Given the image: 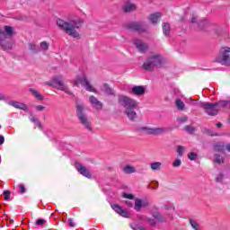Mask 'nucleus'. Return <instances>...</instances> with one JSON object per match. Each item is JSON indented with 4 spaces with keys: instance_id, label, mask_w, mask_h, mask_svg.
<instances>
[{
    "instance_id": "1",
    "label": "nucleus",
    "mask_w": 230,
    "mask_h": 230,
    "mask_svg": "<svg viewBox=\"0 0 230 230\" xmlns=\"http://www.w3.org/2000/svg\"><path fill=\"white\" fill-rule=\"evenodd\" d=\"M82 24H84V22L75 20L66 22L62 19L57 20V25L59 27V29L65 31V33H66V35L69 37H73V39H80V32H78L76 30H80V28H82Z\"/></svg>"
},
{
    "instance_id": "8",
    "label": "nucleus",
    "mask_w": 230,
    "mask_h": 230,
    "mask_svg": "<svg viewBox=\"0 0 230 230\" xmlns=\"http://www.w3.org/2000/svg\"><path fill=\"white\" fill-rule=\"evenodd\" d=\"M118 102H119V105H120L121 107H124L125 111H127V109L137 107V102H136V100L128 96L119 95Z\"/></svg>"
},
{
    "instance_id": "44",
    "label": "nucleus",
    "mask_w": 230,
    "mask_h": 230,
    "mask_svg": "<svg viewBox=\"0 0 230 230\" xmlns=\"http://www.w3.org/2000/svg\"><path fill=\"white\" fill-rule=\"evenodd\" d=\"M10 195H12V192L10 190H4V200H10Z\"/></svg>"
},
{
    "instance_id": "42",
    "label": "nucleus",
    "mask_w": 230,
    "mask_h": 230,
    "mask_svg": "<svg viewBox=\"0 0 230 230\" xmlns=\"http://www.w3.org/2000/svg\"><path fill=\"white\" fill-rule=\"evenodd\" d=\"M188 157L190 161H195L197 157H199V155H197V153L191 152L188 155Z\"/></svg>"
},
{
    "instance_id": "64",
    "label": "nucleus",
    "mask_w": 230,
    "mask_h": 230,
    "mask_svg": "<svg viewBox=\"0 0 230 230\" xmlns=\"http://www.w3.org/2000/svg\"><path fill=\"white\" fill-rule=\"evenodd\" d=\"M185 20H186L185 17H181V22H184Z\"/></svg>"
},
{
    "instance_id": "57",
    "label": "nucleus",
    "mask_w": 230,
    "mask_h": 230,
    "mask_svg": "<svg viewBox=\"0 0 230 230\" xmlns=\"http://www.w3.org/2000/svg\"><path fill=\"white\" fill-rule=\"evenodd\" d=\"M164 209H172V211H174L175 208L170 207L169 205H164Z\"/></svg>"
},
{
    "instance_id": "58",
    "label": "nucleus",
    "mask_w": 230,
    "mask_h": 230,
    "mask_svg": "<svg viewBox=\"0 0 230 230\" xmlns=\"http://www.w3.org/2000/svg\"><path fill=\"white\" fill-rule=\"evenodd\" d=\"M6 100V96L3 93H0V101H4Z\"/></svg>"
},
{
    "instance_id": "54",
    "label": "nucleus",
    "mask_w": 230,
    "mask_h": 230,
    "mask_svg": "<svg viewBox=\"0 0 230 230\" xmlns=\"http://www.w3.org/2000/svg\"><path fill=\"white\" fill-rule=\"evenodd\" d=\"M134 230H146V228L141 226H136L135 227H133Z\"/></svg>"
},
{
    "instance_id": "33",
    "label": "nucleus",
    "mask_w": 230,
    "mask_h": 230,
    "mask_svg": "<svg viewBox=\"0 0 230 230\" xmlns=\"http://www.w3.org/2000/svg\"><path fill=\"white\" fill-rule=\"evenodd\" d=\"M40 49L42 51H48V49H49V43L47 42V41H42V42L40 44Z\"/></svg>"
},
{
    "instance_id": "30",
    "label": "nucleus",
    "mask_w": 230,
    "mask_h": 230,
    "mask_svg": "<svg viewBox=\"0 0 230 230\" xmlns=\"http://www.w3.org/2000/svg\"><path fill=\"white\" fill-rule=\"evenodd\" d=\"M215 152H224L226 150V146L222 143L216 144L214 146Z\"/></svg>"
},
{
    "instance_id": "34",
    "label": "nucleus",
    "mask_w": 230,
    "mask_h": 230,
    "mask_svg": "<svg viewBox=\"0 0 230 230\" xmlns=\"http://www.w3.org/2000/svg\"><path fill=\"white\" fill-rule=\"evenodd\" d=\"M206 26H208V21L202 20L198 22L199 30H206Z\"/></svg>"
},
{
    "instance_id": "9",
    "label": "nucleus",
    "mask_w": 230,
    "mask_h": 230,
    "mask_svg": "<svg viewBox=\"0 0 230 230\" xmlns=\"http://www.w3.org/2000/svg\"><path fill=\"white\" fill-rule=\"evenodd\" d=\"M79 84H81L83 87H86V91H90V93H94V88H93V85H91L85 75H78L74 81V85H79Z\"/></svg>"
},
{
    "instance_id": "36",
    "label": "nucleus",
    "mask_w": 230,
    "mask_h": 230,
    "mask_svg": "<svg viewBox=\"0 0 230 230\" xmlns=\"http://www.w3.org/2000/svg\"><path fill=\"white\" fill-rule=\"evenodd\" d=\"M184 150H186V147L183 146H178L177 153L180 157H182L184 155Z\"/></svg>"
},
{
    "instance_id": "27",
    "label": "nucleus",
    "mask_w": 230,
    "mask_h": 230,
    "mask_svg": "<svg viewBox=\"0 0 230 230\" xmlns=\"http://www.w3.org/2000/svg\"><path fill=\"white\" fill-rule=\"evenodd\" d=\"M175 105H176L178 111H184V109L186 107V105L181 99H176Z\"/></svg>"
},
{
    "instance_id": "41",
    "label": "nucleus",
    "mask_w": 230,
    "mask_h": 230,
    "mask_svg": "<svg viewBox=\"0 0 230 230\" xmlns=\"http://www.w3.org/2000/svg\"><path fill=\"white\" fill-rule=\"evenodd\" d=\"M224 177H225L224 173L220 172L216 177V182H223L224 181Z\"/></svg>"
},
{
    "instance_id": "50",
    "label": "nucleus",
    "mask_w": 230,
    "mask_h": 230,
    "mask_svg": "<svg viewBox=\"0 0 230 230\" xmlns=\"http://www.w3.org/2000/svg\"><path fill=\"white\" fill-rule=\"evenodd\" d=\"M20 192L26 193V187H24V184H20Z\"/></svg>"
},
{
    "instance_id": "6",
    "label": "nucleus",
    "mask_w": 230,
    "mask_h": 230,
    "mask_svg": "<svg viewBox=\"0 0 230 230\" xmlns=\"http://www.w3.org/2000/svg\"><path fill=\"white\" fill-rule=\"evenodd\" d=\"M172 128H148V127H140L137 128V132H146L148 136H160V134H164L165 132H170Z\"/></svg>"
},
{
    "instance_id": "4",
    "label": "nucleus",
    "mask_w": 230,
    "mask_h": 230,
    "mask_svg": "<svg viewBox=\"0 0 230 230\" xmlns=\"http://www.w3.org/2000/svg\"><path fill=\"white\" fill-rule=\"evenodd\" d=\"M215 62L221 66H230V47H223L219 49L218 54L215 58Z\"/></svg>"
},
{
    "instance_id": "13",
    "label": "nucleus",
    "mask_w": 230,
    "mask_h": 230,
    "mask_svg": "<svg viewBox=\"0 0 230 230\" xmlns=\"http://www.w3.org/2000/svg\"><path fill=\"white\" fill-rule=\"evenodd\" d=\"M136 109H137V107L129 108L124 111V113L128 116L130 121L137 120V113L136 112Z\"/></svg>"
},
{
    "instance_id": "31",
    "label": "nucleus",
    "mask_w": 230,
    "mask_h": 230,
    "mask_svg": "<svg viewBox=\"0 0 230 230\" xmlns=\"http://www.w3.org/2000/svg\"><path fill=\"white\" fill-rule=\"evenodd\" d=\"M124 173H136V168L134 166L127 165L126 167L123 168Z\"/></svg>"
},
{
    "instance_id": "29",
    "label": "nucleus",
    "mask_w": 230,
    "mask_h": 230,
    "mask_svg": "<svg viewBox=\"0 0 230 230\" xmlns=\"http://www.w3.org/2000/svg\"><path fill=\"white\" fill-rule=\"evenodd\" d=\"M189 224L191 226L192 229L200 230V226L193 218L189 219Z\"/></svg>"
},
{
    "instance_id": "46",
    "label": "nucleus",
    "mask_w": 230,
    "mask_h": 230,
    "mask_svg": "<svg viewBox=\"0 0 230 230\" xmlns=\"http://www.w3.org/2000/svg\"><path fill=\"white\" fill-rule=\"evenodd\" d=\"M177 120L181 121V123H186V121H188V117L183 116V117L178 118Z\"/></svg>"
},
{
    "instance_id": "53",
    "label": "nucleus",
    "mask_w": 230,
    "mask_h": 230,
    "mask_svg": "<svg viewBox=\"0 0 230 230\" xmlns=\"http://www.w3.org/2000/svg\"><path fill=\"white\" fill-rule=\"evenodd\" d=\"M150 203L148 201H142V208H149Z\"/></svg>"
},
{
    "instance_id": "10",
    "label": "nucleus",
    "mask_w": 230,
    "mask_h": 230,
    "mask_svg": "<svg viewBox=\"0 0 230 230\" xmlns=\"http://www.w3.org/2000/svg\"><path fill=\"white\" fill-rule=\"evenodd\" d=\"M75 170H77V172L81 175H83L84 177H86V179H91V177H93V175L91 174V172H89V169H87V167H85L84 164L80 163H75Z\"/></svg>"
},
{
    "instance_id": "61",
    "label": "nucleus",
    "mask_w": 230,
    "mask_h": 230,
    "mask_svg": "<svg viewBox=\"0 0 230 230\" xmlns=\"http://www.w3.org/2000/svg\"><path fill=\"white\" fill-rule=\"evenodd\" d=\"M46 85H49L50 87H53V85H55V84H53V82L48 81V82L46 83Z\"/></svg>"
},
{
    "instance_id": "56",
    "label": "nucleus",
    "mask_w": 230,
    "mask_h": 230,
    "mask_svg": "<svg viewBox=\"0 0 230 230\" xmlns=\"http://www.w3.org/2000/svg\"><path fill=\"white\" fill-rule=\"evenodd\" d=\"M39 120V119L35 118V117H31V121H32V123H37Z\"/></svg>"
},
{
    "instance_id": "28",
    "label": "nucleus",
    "mask_w": 230,
    "mask_h": 230,
    "mask_svg": "<svg viewBox=\"0 0 230 230\" xmlns=\"http://www.w3.org/2000/svg\"><path fill=\"white\" fill-rule=\"evenodd\" d=\"M143 208V200L140 199H135V209L136 211H141V208Z\"/></svg>"
},
{
    "instance_id": "35",
    "label": "nucleus",
    "mask_w": 230,
    "mask_h": 230,
    "mask_svg": "<svg viewBox=\"0 0 230 230\" xmlns=\"http://www.w3.org/2000/svg\"><path fill=\"white\" fill-rule=\"evenodd\" d=\"M184 130L188 132V134H193V132H195L197 128H195V127H192V126H185Z\"/></svg>"
},
{
    "instance_id": "17",
    "label": "nucleus",
    "mask_w": 230,
    "mask_h": 230,
    "mask_svg": "<svg viewBox=\"0 0 230 230\" xmlns=\"http://www.w3.org/2000/svg\"><path fill=\"white\" fill-rule=\"evenodd\" d=\"M137 6L136 4L128 2L123 7L122 10L126 13H130V12H135V10H137Z\"/></svg>"
},
{
    "instance_id": "11",
    "label": "nucleus",
    "mask_w": 230,
    "mask_h": 230,
    "mask_svg": "<svg viewBox=\"0 0 230 230\" xmlns=\"http://www.w3.org/2000/svg\"><path fill=\"white\" fill-rule=\"evenodd\" d=\"M133 44L140 53H146V51H148V44L143 42V40L139 39L134 40Z\"/></svg>"
},
{
    "instance_id": "51",
    "label": "nucleus",
    "mask_w": 230,
    "mask_h": 230,
    "mask_svg": "<svg viewBox=\"0 0 230 230\" xmlns=\"http://www.w3.org/2000/svg\"><path fill=\"white\" fill-rule=\"evenodd\" d=\"M35 109L38 111H44V109H46V107L42 106V105H38V106L35 107Z\"/></svg>"
},
{
    "instance_id": "25",
    "label": "nucleus",
    "mask_w": 230,
    "mask_h": 230,
    "mask_svg": "<svg viewBox=\"0 0 230 230\" xmlns=\"http://www.w3.org/2000/svg\"><path fill=\"white\" fill-rule=\"evenodd\" d=\"M29 49L34 54L40 53V47L35 45V43H29Z\"/></svg>"
},
{
    "instance_id": "59",
    "label": "nucleus",
    "mask_w": 230,
    "mask_h": 230,
    "mask_svg": "<svg viewBox=\"0 0 230 230\" xmlns=\"http://www.w3.org/2000/svg\"><path fill=\"white\" fill-rule=\"evenodd\" d=\"M4 143V137L0 135V145H3Z\"/></svg>"
},
{
    "instance_id": "12",
    "label": "nucleus",
    "mask_w": 230,
    "mask_h": 230,
    "mask_svg": "<svg viewBox=\"0 0 230 230\" xmlns=\"http://www.w3.org/2000/svg\"><path fill=\"white\" fill-rule=\"evenodd\" d=\"M52 82L58 85V91H66V84H64V77L62 75H55Z\"/></svg>"
},
{
    "instance_id": "63",
    "label": "nucleus",
    "mask_w": 230,
    "mask_h": 230,
    "mask_svg": "<svg viewBox=\"0 0 230 230\" xmlns=\"http://www.w3.org/2000/svg\"><path fill=\"white\" fill-rule=\"evenodd\" d=\"M217 128H222V124H221L220 122H218V123L217 124Z\"/></svg>"
},
{
    "instance_id": "43",
    "label": "nucleus",
    "mask_w": 230,
    "mask_h": 230,
    "mask_svg": "<svg viewBox=\"0 0 230 230\" xmlns=\"http://www.w3.org/2000/svg\"><path fill=\"white\" fill-rule=\"evenodd\" d=\"M119 215H120V217H123L124 218H128V217H130V214L125 209H122L120 211Z\"/></svg>"
},
{
    "instance_id": "60",
    "label": "nucleus",
    "mask_w": 230,
    "mask_h": 230,
    "mask_svg": "<svg viewBox=\"0 0 230 230\" xmlns=\"http://www.w3.org/2000/svg\"><path fill=\"white\" fill-rule=\"evenodd\" d=\"M126 205L128 206V208H132L133 206L131 201H126Z\"/></svg>"
},
{
    "instance_id": "18",
    "label": "nucleus",
    "mask_w": 230,
    "mask_h": 230,
    "mask_svg": "<svg viewBox=\"0 0 230 230\" xmlns=\"http://www.w3.org/2000/svg\"><path fill=\"white\" fill-rule=\"evenodd\" d=\"M9 105H12L15 109H20V111H28V105L19 102H12L9 103Z\"/></svg>"
},
{
    "instance_id": "22",
    "label": "nucleus",
    "mask_w": 230,
    "mask_h": 230,
    "mask_svg": "<svg viewBox=\"0 0 230 230\" xmlns=\"http://www.w3.org/2000/svg\"><path fill=\"white\" fill-rule=\"evenodd\" d=\"M29 93H31V94L35 97V99L39 100L40 102H42V100H44V97L42 96V94H40L39 91L33 88L29 89Z\"/></svg>"
},
{
    "instance_id": "5",
    "label": "nucleus",
    "mask_w": 230,
    "mask_h": 230,
    "mask_svg": "<svg viewBox=\"0 0 230 230\" xmlns=\"http://www.w3.org/2000/svg\"><path fill=\"white\" fill-rule=\"evenodd\" d=\"M125 27L126 30H129V31H137V33H146V31H148V24L143 21L128 22Z\"/></svg>"
},
{
    "instance_id": "40",
    "label": "nucleus",
    "mask_w": 230,
    "mask_h": 230,
    "mask_svg": "<svg viewBox=\"0 0 230 230\" xmlns=\"http://www.w3.org/2000/svg\"><path fill=\"white\" fill-rule=\"evenodd\" d=\"M123 199H128L129 200H134V194H128L127 192H122Z\"/></svg>"
},
{
    "instance_id": "62",
    "label": "nucleus",
    "mask_w": 230,
    "mask_h": 230,
    "mask_svg": "<svg viewBox=\"0 0 230 230\" xmlns=\"http://www.w3.org/2000/svg\"><path fill=\"white\" fill-rule=\"evenodd\" d=\"M226 150H227L228 152H230V144L226 146Z\"/></svg>"
},
{
    "instance_id": "47",
    "label": "nucleus",
    "mask_w": 230,
    "mask_h": 230,
    "mask_svg": "<svg viewBox=\"0 0 230 230\" xmlns=\"http://www.w3.org/2000/svg\"><path fill=\"white\" fill-rule=\"evenodd\" d=\"M44 224H46V220L44 219H38L36 221V226H44Z\"/></svg>"
},
{
    "instance_id": "7",
    "label": "nucleus",
    "mask_w": 230,
    "mask_h": 230,
    "mask_svg": "<svg viewBox=\"0 0 230 230\" xmlns=\"http://www.w3.org/2000/svg\"><path fill=\"white\" fill-rule=\"evenodd\" d=\"M199 106L205 111L208 116H217L218 112H220V110L217 107L216 102H200Z\"/></svg>"
},
{
    "instance_id": "14",
    "label": "nucleus",
    "mask_w": 230,
    "mask_h": 230,
    "mask_svg": "<svg viewBox=\"0 0 230 230\" xmlns=\"http://www.w3.org/2000/svg\"><path fill=\"white\" fill-rule=\"evenodd\" d=\"M146 92V87L143 85L138 86H133L131 89L132 94H135V96H143L145 93Z\"/></svg>"
},
{
    "instance_id": "52",
    "label": "nucleus",
    "mask_w": 230,
    "mask_h": 230,
    "mask_svg": "<svg viewBox=\"0 0 230 230\" xmlns=\"http://www.w3.org/2000/svg\"><path fill=\"white\" fill-rule=\"evenodd\" d=\"M68 226H69V227H75V222H73L72 218L68 219Z\"/></svg>"
},
{
    "instance_id": "21",
    "label": "nucleus",
    "mask_w": 230,
    "mask_h": 230,
    "mask_svg": "<svg viewBox=\"0 0 230 230\" xmlns=\"http://www.w3.org/2000/svg\"><path fill=\"white\" fill-rule=\"evenodd\" d=\"M152 217L157 220V222H161L162 224H164V222H166V218H164V217H163V215H161L160 212H154L152 214Z\"/></svg>"
},
{
    "instance_id": "15",
    "label": "nucleus",
    "mask_w": 230,
    "mask_h": 230,
    "mask_svg": "<svg viewBox=\"0 0 230 230\" xmlns=\"http://www.w3.org/2000/svg\"><path fill=\"white\" fill-rule=\"evenodd\" d=\"M89 100L90 103L93 105V109H96V111H102L103 109V103L98 101L96 97L92 95L90 96Z\"/></svg>"
},
{
    "instance_id": "23",
    "label": "nucleus",
    "mask_w": 230,
    "mask_h": 230,
    "mask_svg": "<svg viewBox=\"0 0 230 230\" xmlns=\"http://www.w3.org/2000/svg\"><path fill=\"white\" fill-rule=\"evenodd\" d=\"M215 103H216V107L220 110V109H224L225 107H229L230 101H219Z\"/></svg>"
},
{
    "instance_id": "24",
    "label": "nucleus",
    "mask_w": 230,
    "mask_h": 230,
    "mask_svg": "<svg viewBox=\"0 0 230 230\" xmlns=\"http://www.w3.org/2000/svg\"><path fill=\"white\" fill-rule=\"evenodd\" d=\"M170 23L168 22H164L163 23V33L165 37H169L170 36Z\"/></svg>"
},
{
    "instance_id": "20",
    "label": "nucleus",
    "mask_w": 230,
    "mask_h": 230,
    "mask_svg": "<svg viewBox=\"0 0 230 230\" xmlns=\"http://www.w3.org/2000/svg\"><path fill=\"white\" fill-rule=\"evenodd\" d=\"M161 16V13H154L149 15L148 21H150L151 24H157V21H159Z\"/></svg>"
},
{
    "instance_id": "26",
    "label": "nucleus",
    "mask_w": 230,
    "mask_h": 230,
    "mask_svg": "<svg viewBox=\"0 0 230 230\" xmlns=\"http://www.w3.org/2000/svg\"><path fill=\"white\" fill-rule=\"evenodd\" d=\"M162 165L163 164H161V162H155L150 164L151 170H153V172H158L159 170H161Z\"/></svg>"
},
{
    "instance_id": "2",
    "label": "nucleus",
    "mask_w": 230,
    "mask_h": 230,
    "mask_svg": "<svg viewBox=\"0 0 230 230\" xmlns=\"http://www.w3.org/2000/svg\"><path fill=\"white\" fill-rule=\"evenodd\" d=\"M163 66V58H161V55L157 54L155 56H150L146 59V62L142 65L143 69L145 71H154L155 67L159 68Z\"/></svg>"
},
{
    "instance_id": "48",
    "label": "nucleus",
    "mask_w": 230,
    "mask_h": 230,
    "mask_svg": "<svg viewBox=\"0 0 230 230\" xmlns=\"http://www.w3.org/2000/svg\"><path fill=\"white\" fill-rule=\"evenodd\" d=\"M197 19H199V16L192 14V18L190 20V23L191 24H195V22H197Z\"/></svg>"
},
{
    "instance_id": "55",
    "label": "nucleus",
    "mask_w": 230,
    "mask_h": 230,
    "mask_svg": "<svg viewBox=\"0 0 230 230\" xmlns=\"http://www.w3.org/2000/svg\"><path fill=\"white\" fill-rule=\"evenodd\" d=\"M35 125H36V127H38V128H42V123H40V120L35 122Z\"/></svg>"
},
{
    "instance_id": "39",
    "label": "nucleus",
    "mask_w": 230,
    "mask_h": 230,
    "mask_svg": "<svg viewBox=\"0 0 230 230\" xmlns=\"http://www.w3.org/2000/svg\"><path fill=\"white\" fill-rule=\"evenodd\" d=\"M181 164H182V161H181V159L179 158L175 159L172 163L173 168H179V166H181Z\"/></svg>"
},
{
    "instance_id": "19",
    "label": "nucleus",
    "mask_w": 230,
    "mask_h": 230,
    "mask_svg": "<svg viewBox=\"0 0 230 230\" xmlns=\"http://www.w3.org/2000/svg\"><path fill=\"white\" fill-rule=\"evenodd\" d=\"M102 91L107 94L108 96H116V93H114V90L109 86V84L105 83L102 86Z\"/></svg>"
},
{
    "instance_id": "37",
    "label": "nucleus",
    "mask_w": 230,
    "mask_h": 230,
    "mask_svg": "<svg viewBox=\"0 0 230 230\" xmlns=\"http://www.w3.org/2000/svg\"><path fill=\"white\" fill-rule=\"evenodd\" d=\"M111 208H112V209H113L116 213H118L119 215L121 213V211H122V209H123V208H122L121 207H119V205H118V204L112 205Z\"/></svg>"
},
{
    "instance_id": "49",
    "label": "nucleus",
    "mask_w": 230,
    "mask_h": 230,
    "mask_svg": "<svg viewBox=\"0 0 230 230\" xmlns=\"http://www.w3.org/2000/svg\"><path fill=\"white\" fill-rule=\"evenodd\" d=\"M66 93V94H69V96H73V92H71L69 89H67V86L66 85L65 90H61Z\"/></svg>"
},
{
    "instance_id": "32",
    "label": "nucleus",
    "mask_w": 230,
    "mask_h": 230,
    "mask_svg": "<svg viewBox=\"0 0 230 230\" xmlns=\"http://www.w3.org/2000/svg\"><path fill=\"white\" fill-rule=\"evenodd\" d=\"M214 162L217 163V164H222V163H224V158L220 155L215 154Z\"/></svg>"
},
{
    "instance_id": "16",
    "label": "nucleus",
    "mask_w": 230,
    "mask_h": 230,
    "mask_svg": "<svg viewBox=\"0 0 230 230\" xmlns=\"http://www.w3.org/2000/svg\"><path fill=\"white\" fill-rule=\"evenodd\" d=\"M4 33L5 35V40H11L13 35H15V31H13V27L5 25L4 27Z\"/></svg>"
},
{
    "instance_id": "38",
    "label": "nucleus",
    "mask_w": 230,
    "mask_h": 230,
    "mask_svg": "<svg viewBox=\"0 0 230 230\" xmlns=\"http://www.w3.org/2000/svg\"><path fill=\"white\" fill-rule=\"evenodd\" d=\"M146 222H148V224L152 226V227L157 226V222L154 218L146 217Z\"/></svg>"
},
{
    "instance_id": "3",
    "label": "nucleus",
    "mask_w": 230,
    "mask_h": 230,
    "mask_svg": "<svg viewBox=\"0 0 230 230\" xmlns=\"http://www.w3.org/2000/svg\"><path fill=\"white\" fill-rule=\"evenodd\" d=\"M84 107L83 104L76 105V116L83 127L89 130V132H93V126L91 121H89V117L85 114Z\"/></svg>"
},
{
    "instance_id": "45",
    "label": "nucleus",
    "mask_w": 230,
    "mask_h": 230,
    "mask_svg": "<svg viewBox=\"0 0 230 230\" xmlns=\"http://www.w3.org/2000/svg\"><path fill=\"white\" fill-rule=\"evenodd\" d=\"M205 132H206V134H208V136H218V133H215V132H213V131H211V130H209V129H208V128H206L205 129Z\"/></svg>"
}]
</instances>
